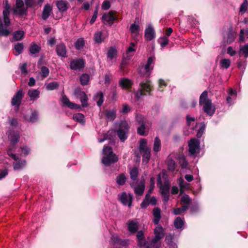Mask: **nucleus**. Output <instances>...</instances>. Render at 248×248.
Wrapping results in <instances>:
<instances>
[{"mask_svg":"<svg viewBox=\"0 0 248 248\" xmlns=\"http://www.w3.org/2000/svg\"><path fill=\"white\" fill-rule=\"evenodd\" d=\"M11 10V7L8 3V1H5L4 9L3 11V18L4 25L6 27L9 26L11 24L9 19L10 12ZM9 31L6 27H4L2 22L0 21V36H7L9 34Z\"/></svg>","mask_w":248,"mask_h":248,"instance_id":"obj_1","label":"nucleus"},{"mask_svg":"<svg viewBox=\"0 0 248 248\" xmlns=\"http://www.w3.org/2000/svg\"><path fill=\"white\" fill-rule=\"evenodd\" d=\"M199 103L203 105L204 111L208 115L212 116L215 111V107L212 104L211 100L208 98V93L205 91L200 97Z\"/></svg>","mask_w":248,"mask_h":248,"instance_id":"obj_2","label":"nucleus"},{"mask_svg":"<svg viewBox=\"0 0 248 248\" xmlns=\"http://www.w3.org/2000/svg\"><path fill=\"white\" fill-rule=\"evenodd\" d=\"M163 182L162 179L161 178L160 176H158L157 178V185L160 189V192L163 197V201L164 202H167L170 198V184L168 180L166 178L163 177Z\"/></svg>","mask_w":248,"mask_h":248,"instance_id":"obj_3","label":"nucleus"},{"mask_svg":"<svg viewBox=\"0 0 248 248\" xmlns=\"http://www.w3.org/2000/svg\"><path fill=\"white\" fill-rule=\"evenodd\" d=\"M104 156L102 159V162L107 166L116 162L118 159L117 155L113 153L111 147L105 146L103 150Z\"/></svg>","mask_w":248,"mask_h":248,"instance_id":"obj_4","label":"nucleus"},{"mask_svg":"<svg viewBox=\"0 0 248 248\" xmlns=\"http://www.w3.org/2000/svg\"><path fill=\"white\" fill-rule=\"evenodd\" d=\"M8 137L11 142V145L8 147L7 154L15 160H17L18 158L16 155L13 154V150L15 148L16 144L19 141V133L17 132H10Z\"/></svg>","mask_w":248,"mask_h":248,"instance_id":"obj_5","label":"nucleus"},{"mask_svg":"<svg viewBox=\"0 0 248 248\" xmlns=\"http://www.w3.org/2000/svg\"><path fill=\"white\" fill-rule=\"evenodd\" d=\"M152 91V87L150 80H147L145 82H142L140 83V88L136 93V98L139 99L142 95H150Z\"/></svg>","mask_w":248,"mask_h":248,"instance_id":"obj_6","label":"nucleus"},{"mask_svg":"<svg viewBox=\"0 0 248 248\" xmlns=\"http://www.w3.org/2000/svg\"><path fill=\"white\" fill-rule=\"evenodd\" d=\"M155 58L150 57L148 58L147 63L142 66L140 69V74L141 76L149 77L153 69L155 64Z\"/></svg>","mask_w":248,"mask_h":248,"instance_id":"obj_7","label":"nucleus"},{"mask_svg":"<svg viewBox=\"0 0 248 248\" xmlns=\"http://www.w3.org/2000/svg\"><path fill=\"white\" fill-rule=\"evenodd\" d=\"M155 237L151 241V245L153 248H159L160 246L159 240L164 236V231L160 226H157L154 230Z\"/></svg>","mask_w":248,"mask_h":248,"instance_id":"obj_8","label":"nucleus"},{"mask_svg":"<svg viewBox=\"0 0 248 248\" xmlns=\"http://www.w3.org/2000/svg\"><path fill=\"white\" fill-rule=\"evenodd\" d=\"M147 140L141 139L140 141L139 149L143 153L142 162L147 163L150 160L151 156V149L146 146Z\"/></svg>","mask_w":248,"mask_h":248,"instance_id":"obj_9","label":"nucleus"},{"mask_svg":"<svg viewBox=\"0 0 248 248\" xmlns=\"http://www.w3.org/2000/svg\"><path fill=\"white\" fill-rule=\"evenodd\" d=\"M129 126L125 121H121L117 130V135L122 141H124L127 138Z\"/></svg>","mask_w":248,"mask_h":248,"instance_id":"obj_10","label":"nucleus"},{"mask_svg":"<svg viewBox=\"0 0 248 248\" xmlns=\"http://www.w3.org/2000/svg\"><path fill=\"white\" fill-rule=\"evenodd\" d=\"M200 144L199 140L196 138L192 139L188 141L189 155L195 157L199 153Z\"/></svg>","mask_w":248,"mask_h":248,"instance_id":"obj_11","label":"nucleus"},{"mask_svg":"<svg viewBox=\"0 0 248 248\" xmlns=\"http://www.w3.org/2000/svg\"><path fill=\"white\" fill-rule=\"evenodd\" d=\"M13 11L14 14L17 15L20 17L26 16L28 13L22 0H16V6Z\"/></svg>","mask_w":248,"mask_h":248,"instance_id":"obj_12","label":"nucleus"},{"mask_svg":"<svg viewBox=\"0 0 248 248\" xmlns=\"http://www.w3.org/2000/svg\"><path fill=\"white\" fill-rule=\"evenodd\" d=\"M85 61L83 59H76L71 61L69 66L73 70H80L85 66Z\"/></svg>","mask_w":248,"mask_h":248,"instance_id":"obj_13","label":"nucleus"},{"mask_svg":"<svg viewBox=\"0 0 248 248\" xmlns=\"http://www.w3.org/2000/svg\"><path fill=\"white\" fill-rule=\"evenodd\" d=\"M115 13L113 11H110L103 14L102 17V20L105 24L111 26L113 22L117 20V17L115 16Z\"/></svg>","mask_w":248,"mask_h":248,"instance_id":"obj_14","label":"nucleus"},{"mask_svg":"<svg viewBox=\"0 0 248 248\" xmlns=\"http://www.w3.org/2000/svg\"><path fill=\"white\" fill-rule=\"evenodd\" d=\"M119 199L124 205L130 207L132 204V195L129 193L127 194L124 192L119 195Z\"/></svg>","mask_w":248,"mask_h":248,"instance_id":"obj_15","label":"nucleus"},{"mask_svg":"<svg viewBox=\"0 0 248 248\" xmlns=\"http://www.w3.org/2000/svg\"><path fill=\"white\" fill-rule=\"evenodd\" d=\"M132 187L133 188L135 193L136 195H142L145 189V181L143 180L135 184H133L132 185Z\"/></svg>","mask_w":248,"mask_h":248,"instance_id":"obj_16","label":"nucleus"},{"mask_svg":"<svg viewBox=\"0 0 248 248\" xmlns=\"http://www.w3.org/2000/svg\"><path fill=\"white\" fill-rule=\"evenodd\" d=\"M23 94L22 90H19L14 96L12 99L11 104L12 106H15L18 109L20 106L21 101L23 98Z\"/></svg>","mask_w":248,"mask_h":248,"instance_id":"obj_17","label":"nucleus"},{"mask_svg":"<svg viewBox=\"0 0 248 248\" xmlns=\"http://www.w3.org/2000/svg\"><path fill=\"white\" fill-rule=\"evenodd\" d=\"M144 37L147 41H151L155 38V32L151 25H149L145 29Z\"/></svg>","mask_w":248,"mask_h":248,"instance_id":"obj_18","label":"nucleus"},{"mask_svg":"<svg viewBox=\"0 0 248 248\" xmlns=\"http://www.w3.org/2000/svg\"><path fill=\"white\" fill-rule=\"evenodd\" d=\"M140 26L138 24L133 23L130 25L129 31L131 33V36L135 41L138 40V37L140 32Z\"/></svg>","mask_w":248,"mask_h":248,"instance_id":"obj_19","label":"nucleus"},{"mask_svg":"<svg viewBox=\"0 0 248 248\" xmlns=\"http://www.w3.org/2000/svg\"><path fill=\"white\" fill-rule=\"evenodd\" d=\"M75 93L80 98L82 106L84 107H87L88 105V97L85 92L79 89L76 90L75 92Z\"/></svg>","mask_w":248,"mask_h":248,"instance_id":"obj_20","label":"nucleus"},{"mask_svg":"<svg viewBox=\"0 0 248 248\" xmlns=\"http://www.w3.org/2000/svg\"><path fill=\"white\" fill-rule=\"evenodd\" d=\"M57 55L62 57H67V51L65 45L63 43H60L57 45L56 48Z\"/></svg>","mask_w":248,"mask_h":248,"instance_id":"obj_21","label":"nucleus"},{"mask_svg":"<svg viewBox=\"0 0 248 248\" xmlns=\"http://www.w3.org/2000/svg\"><path fill=\"white\" fill-rule=\"evenodd\" d=\"M61 100L64 106H66L70 108L74 109L79 108L78 105L71 102L69 99L64 94L62 95Z\"/></svg>","mask_w":248,"mask_h":248,"instance_id":"obj_22","label":"nucleus"},{"mask_svg":"<svg viewBox=\"0 0 248 248\" xmlns=\"http://www.w3.org/2000/svg\"><path fill=\"white\" fill-rule=\"evenodd\" d=\"M105 117L107 121H113L116 115V109L113 108L111 110L106 109L104 111Z\"/></svg>","mask_w":248,"mask_h":248,"instance_id":"obj_23","label":"nucleus"},{"mask_svg":"<svg viewBox=\"0 0 248 248\" xmlns=\"http://www.w3.org/2000/svg\"><path fill=\"white\" fill-rule=\"evenodd\" d=\"M127 225L128 231L131 233H135L138 230V222L136 220H129Z\"/></svg>","mask_w":248,"mask_h":248,"instance_id":"obj_24","label":"nucleus"},{"mask_svg":"<svg viewBox=\"0 0 248 248\" xmlns=\"http://www.w3.org/2000/svg\"><path fill=\"white\" fill-rule=\"evenodd\" d=\"M153 215L154 216L153 221L155 224L157 225L159 223L161 218L160 209L158 207L155 208L153 211Z\"/></svg>","mask_w":248,"mask_h":248,"instance_id":"obj_25","label":"nucleus"},{"mask_svg":"<svg viewBox=\"0 0 248 248\" xmlns=\"http://www.w3.org/2000/svg\"><path fill=\"white\" fill-rule=\"evenodd\" d=\"M177 159L182 169H186L188 166V162L186 160V156L183 154H180L178 155Z\"/></svg>","mask_w":248,"mask_h":248,"instance_id":"obj_26","label":"nucleus"},{"mask_svg":"<svg viewBox=\"0 0 248 248\" xmlns=\"http://www.w3.org/2000/svg\"><path fill=\"white\" fill-rule=\"evenodd\" d=\"M119 85L124 89H129L132 86V82L129 79L123 78L120 80Z\"/></svg>","mask_w":248,"mask_h":248,"instance_id":"obj_27","label":"nucleus"},{"mask_svg":"<svg viewBox=\"0 0 248 248\" xmlns=\"http://www.w3.org/2000/svg\"><path fill=\"white\" fill-rule=\"evenodd\" d=\"M52 11V8L50 5L46 4L43 9L42 13V18L44 20H46L48 18Z\"/></svg>","mask_w":248,"mask_h":248,"instance_id":"obj_28","label":"nucleus"},{"mask_svg":"<svg viewBox=\"0 0 248 248\" xmlns=\"http://www.w3.org/2000/svg\"><path fill=\"white\" fill-rule=\"evenodd\" d=\"M56 5L59 10L62 12L65 11L68 8V2L65 0H58Z\"/></svg>","mask_w":248,"mask_h":248,"instance_id":"obj_29","label":"nucleus"},{"mask_svg":"<svg viewBox=\"0 0 248 248\" xmlns=\"http://www.w3.org/2000/svg\"><path fill=\"white\" fill-rule=\"evenodd\" d=\"M190 201L191 200L189 197L188 195H186L182 197L181 200V204H182V207L187 210L190 203Z\"/></svg>","mask_w":248,"mask_h":248,"instance_id":"obj_30","label":"nucleus"},{"mask_svg":"<svg viewBox=\"0 0 248 248\" xmlns=\"http://www.w3.org/2000/svg\"><path fill=\"white\" fill-rule=\"evenodd\" d=\"M31 100H35L39 97L40 91L36 89H30L28 93Z\"/></svg>","mask_w":248,"mask_h":248,"instance_id":"obj_31","label":"nucleus"},{"mask_svg":"<svg viewBox=\"0 0 248 248\" xmlns=\"http://www.w3.org/2000/svg\"><path fill=\"white\" fill-rule=\"evenodd\" d=\"M138 239V244L139 247H142L145 244L144 236L143 232L142 231L138 232L137 234Z\"/></svg>","mask_w":248,"mask_h":248,"instance_id":"obj_32","label":"nucleus"},{"mask_svg":"<svg viewBox=\"0 0 248 248\" xmlns=\"http://www.w3.org/2000/svg\"><path fill=\"white\" fill-rule=\"evenodd\" d=\"M94 99L96 101L97 106L100 107L104 102V94L102 92H99L94 97Z\"/></svg>","mask_w":248,"mask_h":248,"instance_id":"obj_33","label":"nucleus"},{"mask_svg":"<svg viewBox=\"0 0 248 248\" xmlns=\"http://www.w3.org/2000/svg\"><path fill=\"white\" fill-rule=\"evenodd\" d=\"M79 80L82 85H87L90 81V76L87 74H83L80 76Z\"/></svg>","mask_w":248,"mask_h":248,"instance_id":"obj_34","label":"nucleus"},{"mask_svg":"<svg viewBox=\"0 0 248 248\" xmlns=\"http://www.w3.org/2000/svg\"><path fill=\"white\" fill-rule=\"evenodd\" d=\"M116 54L117 50L116 48L113 47H110L109 48L107 53L108 58L110 60H112L115 57Z\"/></svg>","mask_w":248,"mask_h":248,"instance_id":"obj_35","label":"nucleus"},{"mask_svg":"<svg viewBox=\"0 0 248 248\" xmlns=\"http://www.w3.org/2000/svg\"><path fill=\"white\" fill-rule=\"evenodd\" d=\"M73 119L76 122L79 123L84 124L85 123L84 116L80 113L74 114L73 116Z\"/></svg>","mask_w":248,"mask_h":248,"instance_id":"obj_36","label":"nucleus"},{"mask_svg":"<svg viewBox=\"0 0 248 248\" xmlns=\"http://www.w3.org/2000/svg\"><path fill=\"white\" fill-rule=\"evenodd\" d=\"M23 48L24 46L23 43H17L14 46V49L16 51L14 52L15 55L17 56L21 54L23 50Z\"/></svg>","mask_w":248,"mask_h":248,"instance_id":"obj_37","label":"nucleus"},{"mask_svg":"<svg viewBox=\"0 0 248 248\" xmlns=\"http://www.w3.org/2000/svg\"><path fill=\"white\" fill-rule=\"evenodd\" d=\"M184 224L183 219L180 217H177L174 221V226L177 229L182 228Z\"/></svg>","mask_w":248,"mask_h":248,"instance_id":"obj_38","label":"nucleus"},{"mask_svg":"<svg viewBox=\"0 0 248 248\" xmlns=\"http://www.w3.org/2000/svg\"><path fill=\"white\" fill-rule=\"evenodd\" d=\"M161 141L159 139L156 137L154 141L153 150L155 152H158L160 150Z\"/></svg>","mask_w":248,"mask_h":248,"instance_id":"obj_39","label":"nucleus"},{"mask_svg":"<svg viewBox=\"0 0 248 248\" xmlns=\"http://www.w3.org/2000/svg\"><path fill=\"white\" fill-rule=\"evenodd\" d=\"M41 47L34 43H32L30 49V52L32 54H35L39 52Z\"/></svg>","mask_w":248,"mask_h":248,"instance_id":"obj_40","label":"nucleus"},{"mask_svg":"<svg viewBox=\"0 0 248 248\" xmlns=\"http://www.w3.org/2000/svg\"><path fill=\"white\" fill-rule=\"evenodd\" d=\"M24 35V32L23 31H15L13 34V38L15 41L21 40Z\"/></svg>","mask_w":248,"mask_h":248,"instance_id":"obj_41","label":"nucleus"},{"mask_svg":"<svg viewBox=\"0 0 248 248\" xmlns=\"http://www.w3.org/2000/svg\"><path fill=\"white\" fill-rule=\"evenodd\" d=\"M126 181V177L124 174H121L116 177V183L118 185H124Z\"/></svg>","mask_w":248,"mask_h":248,"instance_id":"obj_42","label":"nucleus"},{"mask_svg":"<svg viewBox=\"0 0 248 248\" xmlns=\"http://www.w3.org/2000/svg\"><path fill=\"white\" fill-rule=\"evenodd\" d=\"M85 42L83 38H79L75 43V46L77 49L80 50L84 46Z\"/></svg>","mask_w":248,"mask_h":248,"instance_id":"obj_43","label":"nucleus"},{"mask_svg":"<svg viewBox=\"0 0 248 248\" xmlns=\"http://www.w3.org/2000/svg\"><path fill=\"white\" fill-rule=\"evenodd\" d=\"M59 86V84L57 82H51L48 83L46 86L47 90L51 91L56 89Z\"/></svg>","mask_w":248,"mask_h":248,"instance_id":"obj_44","label":"nucleus"},{"mask_svg":"<svg viewBox=\"0 0 248 248\" xmlns=\"http://www.w3.org/2000/svg\"><path fill=\"white\" fill-rule=\"evenodd\" d=\"M239 53H242L245 57H248V43L245 44L243 46H240Z\"/></svg>","mask_w":248,"mask_h":248,"instance_id":"obj_45","label":"nucleus"},{"mask_svg":"<svg viewBox=\"0 0 248 248\" xmlns=\"http://www.w3.org/2000/svg\"><path fill=\"white\" fill-rule=\"evenodd\" d=\"M150 198V196H149V193H147L144 199L140 204V206L142 208H145L149 205V200Z\"/></svg>","mask_w":248,"mask_h":248,"instance_id":"obj_46","label":"nucleus"},{"mask_svg":"<svg viewBox=\"0 0 248 248\" xmlns=\"http://www.w3.org/2000/svg\"><path fill=\"white\" fill-rule=\"evenodd\" d=\"M220 63L222 67L227 69L230 66L231 61L229 59H223L220 60Z\"/></svg>","mask_w":248,"mask_h":248,"instance_id":"obj_47","label":"nucleus"},{"mask_svg":"<svg viewBox=\"0 0 248 248\" xmlns=\"http://www.w3.org/2000/svg\"><path fill=\"white\" fill-rule=\"evenodd\" d=\"M176 163L174 160L169 159L168 161V169L169 170L173 171L175 170Z\"/></svg>","mask_w":248,"mask_h":248,"instance_id":"obj_48","label":"nucleus"},{"mask_svg":"<svg viewBox=\"0 0 248 248\" xmlns=\"http://www.w3.org/2000/svg\"><path fill=\"white\" fill-rule=\"evenodd\" d=\"M139 173L138 168L136 167L133 168L130 170V177L133 180H135L137 179Z\"/></svg>","mask_w":248,"mask_h":248,"instance_id":"obj_49","label":"nucleus"},{"mask_svg":"<svg viewBox=\"0 0 248 248\" xmlns=\"http://www.w3.org/2000/svg\"><path fill=\"white\" fill-rule=\"evenodd\" d=\"M94 39L95 42L100 43L103 41L102 38V32L101 31H97L94 35Z\"/></svg>","mask_w":248,"mask_h":248,"instance_id":"obj_50","label":"nucleus"},{"mask_svg":"<svg viewBox=\"0 0 248 248\" xmlns=\"http://www.w3.org/2000/svg\"><path fill=\"white\" fill-rule=\"evenodd\" d=\"M158 42L161 47H164L168 44L169 39L167 36H164L159 38Z\"/></svg>","mask_w":248,"mask_h":248,"instance_id":"obj_51","label":"nucleus"},{"mask_svg":"<svg viewBox=\"0 0 248 248\" xmlns=\"http://www.w3.org/2000/svg\"><path fill=\"white\" fill-rule=\"evenodd\" d=\"M248 2L247 0H244L243 3L241 5L239 12L241 13H245L247 10Z\"/></svg>","mask_w":248,"mask_h":248,"instance_id":"obj_52","label":"nucleus"},{"mask_svg":"<svg viewBox=\"0 0 248 248\" xmlns=\"http://www.w3.org/2000/svg\"><path fill=\"white\" fill-rule=\"evenodd\" d=\"M41 71L42 76L44 78L47 77L49 73V70L48 68L46 66H42L41 68Z\"/></svg>","mask_w":248,"mask_h":248,"instance_id":"obj_53","label":"nucleus"},{"mask_svg":"<svg viewBox=\"0 0 248 248\" xmlns=\"http://www.w3.org/2000/svg\"><path fill=\"white\" fill-rule=\"evenodd\" d=\"M111 241L114 244L122 245V241L117 235H112L111 238Z\"/></svg>","mask_w":248,"mask_h":248,"instance_id":"obj_54","label":"nucleus"},{"mask_svg":"<svg viewBox=\"0 0 248 248\" xmlns=\"http://www.w3.org/2000/svg\"><path fill=\"white\" fill-rule=\"evenodd\" d=\"M27 64L26 63H24L20 64L19 68L21 70V72L22 74H27L28 73L27 71Z\"/></svg>","mask_w":248,"mask_h":248,"instance_id":"obj_55","label":"nucleus"},{"mask_svg":"<svg viewBox=\"0 0 248 248\" xmlns=\"http://www.w3.org/2000/svg\"><path fill=\"white\" fill-rule=\"evenodd\" d=\"M186 210L185 209L184 207H182V208H176L173 209V212L175 215H177L181 214L182 213H184Z\"/></svg>","mask_w":248,"mask_h":248,"instance_id":"obj_56","label":"nucleus"},{"mask_svg":"<svg viewBox=\"0 0 248 248\" xmlns=\"http://www.w3.org/2000/svg\"><path fill=\"white\" fill-rule=\"evenodd\" d=\"M136 120L137 122L140 125L142 124H145L144 118V117L140 114L136 115Z\"/></svg>","mask_w":248,"mask_h":248,"instance_id":"obj_57","label":"nucleus"},{"mask_svg":"<svg viewBox=\"0 0 248 248\" xmlns=\"http://www.w3.org/2000/svg\"><path fill=\"white\" fill-rule=\"evenodd\" d=\"M145 124H142L140 127L138 128V133L140 135H144L145 133Z\"/></svg>","mask_w":248,"mask_h":248,"instance_id":"obj_58","label":"nucleus"},{"mask_svg":"<svg viewBox=\"0 0 248 248\" xmlns=\"http://www.w3.org/2000/svg\"><path fill=\"white\" fill-rule=\"evenodd\" d=\"M37 119L38 114L37 112L34 111L32 112L29 121L31 122H34L37 121Z\"/></svg>","mask_w":248,"mask_h":248,"instance_id":"obj_59","label":"nucleus"},{"mask_svg":"<svg viewBox=\"0 0 248 248\" xmlns=\"http://www.w3.org/2000/svg\"><path fill=\"white\" fill-rule=\"evenodd\" d=\"M150 184L151 185L150 186V188H149L148 193H149V196H150L151 193H152V192L154 190V187H155L154 179L153 177L151 178L150 179Z\"/></svg>","mask_w":248,"mask_h":248,"instance_id":"obj_60","label":"nucleus"},{"mask_svg":"<svg viewBox=\"0 0 248 248\" xmlns=\"http://www.w3.org/2000/svg\"><path fill=\"white\" fill-rule=\"evenodd\" d=\"M110 7V3L109 1H104L102 4V9L104 10L108 9Z\"/></svg>","mask_w":248,"mask_h":248,"instance_id":"obj_61","label":"nucleus"},{"mask_svg":"<svg viewBox=\"0 0 248 248\" xmlns=\"http://www.w3.org/2000/svg\"><path fill=\"white\" fill-rule=\"evenodd\" d=\"M235 36L234 34L232 33H229L228 35V38L227 39V42L228 43H231L232 42H233L234 40Z\"/></svg>","mask_w":248,"mask_h":248,"instance_id":"obj_62","label":"nucleus"},{"mask_svg":"<svg viewBox=\"0 0 248 248\" xmlns=\"http://www.w3.org/2000/svg\"><path fill=\"white\" fill-rule=\"evenodd\" d=\"M227 53L231 56H233L236 54V51L233 49L232 46H229L227 48Z\"/></svg>","mask_w":248,"mask_h":248,"instance_id":"obj_63","label":"nucleus"},{"mask_svg":"<svg viewBox=\"0 0 248 248\" xmlns=\"http://www.w3.org/2000/svg\"><path fill=\"white\" fill-rule=\"evenodd\" d=\"M97 14H98L97 10H95L93 13V14L91 20L90 21L91 24H93L95 22V21L96 20V19L97 18Z\"/></svg>","mask_w":248,"mask_h":248,"instance_id":"obj_64","label":"nucleus"}]
</instances>
